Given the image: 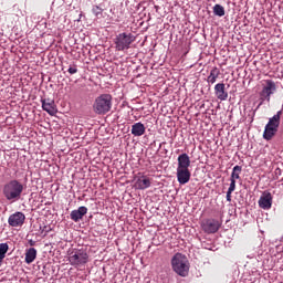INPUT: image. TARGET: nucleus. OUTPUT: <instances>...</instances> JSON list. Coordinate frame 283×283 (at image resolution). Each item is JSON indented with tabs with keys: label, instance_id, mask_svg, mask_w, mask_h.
Segmentation results:
<instances>
[{
	"label": "nucleus",
	"instance_id": "nucleus-23",
	"mask_svg": "<svg viewBox=\"0 0 283 283\" xmlns=\"http://www.w3.org/2000/svg\"><path fill=\"white\" fill-rule=\"evenodd\" d=\"M233 191H235V187L229 186L227 196H226L228 202H231V195L233 193Z\"/></svg>",
	"mask_w": 283,
	"mask_h": 283
},
{
	"label": "nucleus",
	"instance_id": "nucleus-20",
	"mask_svg": "<svg viewBox=\"0 0 283 283\" xmlns=\"http://www.w3.org/2000/svg\"><path fill=\"white\" fill-rule=\"evenodd\" d=\"M213 14L214 17H224V7L221 4H214Z\"/></svg>",
	"mask_w": 283,
	"mask_h": 283
},
{
	"label": "nucleus",
	"instance_id": "nucleus-10",
	"mask_svg": "<svg viewBox=\"0 0 283 283\" xmlns=\"http://www.w3.org/2000/svg\"><path fill=\"white\" fill-rule=\"evenodd\" d=\"M42 103V109L46 112L50 116H56L59 113V109L56 108V103H54V99L44 98L41 99Z\"/></svg>",
	"mask_w": 283,
	"mask_h": 283
},
{
	"label": "nucleus",
	"instance_id": "nucleus-11",
	"mask_svg": "<svg viewBox=\"0 0 283 283\" xmlns=\"http://www.w3.org/2000/svg\"><path fill=\"white\" fill-rule=\"evenodd\" d=\"M25 222V214L23 212H15L11 214L8 219L10 227H23Z\"/></svg>",
	"mask_w": 283,
	"mask_h": 283
},
{
	"label": "nucleus",
	"instance_id": "nucleus-7",
	"mask_svg": "<svg viewBox=\"0 0 283 283\" xmlns=\"http://www.w3.org/2000/svg\"><path fill=\"white\" fill-rule=\"evenodd\" d=\"M136 38L132 33H119L115 39V49L117 52L129 50Z\"/></svg>",
	"mask_w": 283,
	"mask_h": 283
},
{
	"label": "nucleus",
	"instance_id": "nucleus-25",
	"mask_svg": "<svg viewBox=\"0 0 283 283\" xmlns=\"http://www.w3.org/2000/svg\"><path fill=\"white\" fill-rule=\"evenodd\" d=\"M6 259V256H3L2 254H0V266L3 263V260Z\"/></svg>",
	"mask_w": 283,
	"mask_h": 283
},
{
	"label": "nucleus",
	"instance_id": "nucleus-14",
	"mask_svg": "<svg viewBox=\"0 0 283 283\" xmlns=\"http://www.w3.org/2000/svg\"><path fill=\"white\" fill-rule=\"evenodd\" d=\"M214 94L219 101H227V98H229V93L227 92L224 83L216 84Z\"/></svg>",
	"mask_w": 283,
	"mask_h": 283
},
{
	"label": "nucleus",
	"instance_id": "nucleus-22",
	"mask_svg": "<svg viewBox=\"0 0 283 283\" xmlns=\"http://www.w3.org/2000/svg\"><path fill=\"white\" fill-rule=\"evenodd\" d=\"M9 249L10 248H9L8 243H1L0 244V255L6 258V254L8 253Z\"/></svg>",
	"mask_w": 283,
	"mask_h": 283
},
{
	"label": "nucleus",
	"instance_id": "nucleus-3",
	"mask_svg": "<svg viewBox=\"0 0 283 283\" xmlns=\"http://www.w3.org/2000/svg\"><path fill=\"white\" fill-rule=\"evenodd\" d=\"M67 260L74 269H81L90 262V254L85 249H73L67 252Z\"/></svg>",
	"mask_w": 283,
	"mask_h": 283
},
{
	"label": "nucleus",
	"instance_id": "nucleus-9",
	"mask_svg": "<svg viewBox=\"0 0 283 283\" xmlns=\"http://www.w3.org/2000/svg\"><path fill=\"white\" fill-rule=\"evenodd\" d=\"M201 229L205 233H218V231H220V221L216 219H207L201 222Z\"/></svg>",
	"mask_w": 283,
	"mask_h": 283
},
{
	"label": "nucleus",
	"instance_id": "nucleus-17",
	"mask_svg": "<svg viewBox=\"0 0 283 283\" xmlns=\"http://www.w3.org/2000/svg\"><path fill=\"white\" fill-rule=\"evenodd\" d=\"M240 174H242V166H234L230 177V187L235 188V180H240Z\"/></svg>",
	"mask_w": 283,
	"mask_h": 283
},
{
	"label": "nucleus",
	"instance_id": "nucleus-13",
	"mask_svg": "<svg viewBox=\"0 0 283 283\" xmlns=\"http://www.w3.org/2000/svg\"><path fill=\"white\" fill-rule=\"evenodd\" d=\"M149 187H151V179L147 176H142L135 181V189H139L140 191H145Z\"/></svg>",
	"mask_w": 283,
	"mask_h": 283
},
{
	"label": "nucleus",
	"instance_id": "nucleus-16",
	"mask_svg": "<svg viewBox=\"0 0 283 283\" xmlns=\"http://www.w3.org/2000/svg\"><path fill=\"white\" fill-rule=\"evenodd\" d=\"M145 132H146L145 124L139 122V123H135L132 126L130 134H133V136L140 137V136H144Z\"/></svg>",
	"mask_w": 283,
	"mask_h": 283
},
{
	"label": "nucleus",
	"instance_id": "nucleus-2",
	"mask_svg": "<svg viewBox=\"0 0 283 283\" xmlns=\"http://www.w3.org/2000/svg\"><path fill=\"white\" fill-rule=\"evenodd\" d=\"M24 189L25 187L21 181L12 179L3 186L2 195L8 202H18V200H21Z\"/></svg>",
	"mask_w": 283,
	"mask_h": 283
},
{
	"label": "nucleus",
	"instance_id": "nucleus-1",
	"mask_svg": "<svg viewBox=\"0 0 283 283\" xmlns=\"http://www.w3.org/2000/svg\"><path fill=\"white\" fill-rule=\"evenodd\" d=\"M177 180L179 185H187L189 180H191V171H189V167H191V159L187 153H184L177 158Z\"/></svg>",
	"mask_w": 283,
	"mask_h": 283
},
{
	"label": "nucleus",
	"instance_id": "nucleus-18",
	"mask_svg": "<svg viewBox=\"0 0 283 283\" xmlns=\"http://www.w3.org/2000/svg\"><path fill=\"white\" fill-rule=\"evenodd\" d=\"M36 260V249L34 248H30L27 250L25 252V263L27 264H32V262H34Z\"/></svg>",
	"mask_w": 283,
	"mask_h": 283
},
{
	"label": "nucleus",
	"instance_id": "nucleus-4",
	"mask_svg": "<svg viewBox=\"0 0 283 283\" xmlns=\"http://www.w3.org/2000/svg\"><path fill=\"white\" fill-rule=\"evenodd\" d=\"M171 268L177 275L187 277L189 275V260L182 253H176L171 259Z\"/></svg>",
	"mask_w": 283,
	"mask_h": 283
},
{
	"label": "nucleus",
	"instance_id": "nucleus-8",
	"mask_svg": "<svg viewBox=\"0 0 283 283\" xmlns=\"http://www.w3.org/2000/svg\"><path fill=\"white\" fill-rule=\"evenodd\" d=\"M277 91V86L273 80H266L265 85L263 86L260 96L262 101H266L268 103L271 101V95Z\"/></svg>",
	"mask_w": 283,
	"mask_h": 283
},
{
	"label": "nucleus",
	"instance_id": "nucleus-19",
	"mask_svg": "<svg viewBox=\"0 0 283 283\" xmlns=\"http://www.w3.org/2000/svg\"><path fill=\"white\" fill-rule=\"evenodd\" d=\"M219 76H220V69L214 66L211 69L210 74L207 77V82L211 83V85H213V83H216V81H218Z\"/></svg>",
	"mask_w": 283,
	"mask_h": 283
},
{
	"label": "nucleus",
	"instance_id": "nucleus-15",
	"mask_svg": "<svg viewBox=\"0 0 283 283\" xmlns=\"http://www.w3.org/2000/svg\"><path fill=\"white\" fill-rule=\"evenodd\" d=\"M87 214V207L82 206L77 210H72L70 213L71 220L73 222H78L80 220H83V217Z\"/></svg>",
	"mask_w": 283,
	"mask_h": 283
},
{
	"label": "nucleus",
	"instance_id": "nucleus-24",
	"mask_svg": "<svg viewBox=\"0 0 283 283\" xmlns=\"http://www.w3.org/2000/svg\"><path fill=\"white\" fill-rule=\"evenodd\" d=\"M76 72H78V69H76V66H70L69 67V73L76 74Z\"/></svg>",
	"mask_w": 283,
	"mask_h": 283
},
{
	"label": "nucleus",
	"instance_id": "nucleus-6",
	"mask_svg": "<svg viewBox=\"0 0 283 283\" xmlns=\"http://www.w3.org/2000/svg\"><path fill=\"white\" fill-rule=\"evenodd\" d=\"M282 116V111H279L273 117H271L265 125L263 138L264 140H271L280 127V117Z\"/></svg>",
	"mask_w": 283,
	"mask_h": 283
},
{
	"label": "nucleus",
	"instance_id": "nucleus-21",
	"mask_svg": "<svg viewBox=\"0 0 283 283\" xmlns=\"http://www.w3.org/2000/svg\"><path fill=\"white\" fill-rule=\"evenodd\" d=\"M92 12L97 19H101V17H103V9L98 6H94L92 8Z\"/></svg>",
	"mask_w": 283,
	"mask_h": 283
},
{
	"label": "nucleus",
	"instance_id": "nucleus-12",
	"mask_svg": "<svg viewBox=\"0 0 283 283\" xmlns=\"http://www.w3.org/2000/svg\"><path fill=\"white\" fill-rule=\"evenodd\" d=\"M273 205V196L269 191H264L259 199V207L269 210Z\"/></svg>",
	"mask_w": 283,
	"mask_h": 283
},
{
	"label": "nucleus",
	"instance_id": "nucleus-5",
	"mask_svg": "<svg viewBox=\"0 0 283 283\" xmlns=\"http://www.w3.org/2000/svg\"><path fill=\"white\" fill-rule=\"evenodd\" d=\"M112 109V95L102 94L97 96L93 103V112L103 116Z\"/></svg>",
	"mask_w": 283,
	"mask_h": 283
}]
</instances>
